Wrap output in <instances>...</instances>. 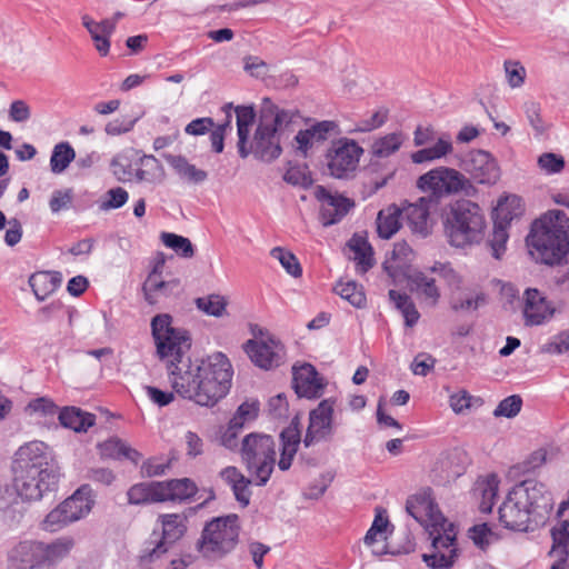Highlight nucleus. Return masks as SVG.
<instances>
[{
    "label": "nucleus",
    "mask_w": 569,
    "mask_h": 569,
    "mask_svg": "<svg viewBox=\"0 0 569 569\" xmlns=\"http://www.w3.org/2000/svg\"><path fill=\"white\" fill-rule=\"evenodd\" d=\"M552 510V498L545 486L525 480L509 490L499 507V520L508 529L532 530L542 523Z\"/></svg>",
    "instance_id": "obj_4"
},
{
    "label": "nucleus",
    "mask_w": 569,
    "mask_h": 569,
    "mask_svg": "<svg viewBox=\"0 0 569 569\" xmlns=\"http://www.w3.org/2000/svg\"><path fill=\"white\" fill-rule=\"evenodd\" d=\"M523 203L522 199L516 194H508L498 200L493 210L495 223L509 226L510 222L522 214Z\"/></svg>",
    "instance_id": "obj_33"
},
{
    "label": "nucleus",
    "mask_w": 569,
    "mask_h": 569,
    "mask_svg": "<svg viewBox=\"0 0 569 569\" xmlns=\"http://www.w3.org/2000/svg\"><path fill=\"white\" fill-rule=\"evenodd\" d=\"M442 226L448 243L458 249L478 246L487 230L482 209L467 199L456 200L443 209Z\"/></svg>",
    "instance_id": "obj_6"
},
{
    "label": "nucleus",
    "mask_w": 569,
    "mask_h": 569,
    "mask_svg": "<svg viewBox=\"0 0 569 569\" xmlns=\"http://www.w3.org/2000/svg\"><path fill=\"white\" fill-rule=\"evenodd\" d=\"M12 470L60 473L51 449L42 441H31L21 446L14 455Z\"/></svg>",
    "instance_id": "obj_12"
},
{
    "label": "nucleus",
    "mask_w": 569,
    "mask_h": 569,
    "mask_svg": "<svg viewBox=\"0 0 569 569\" xmlns=\"http://www.w3.org/2000/svg\"><path fill=\"white\" fill-rule=\"evenodd\" d=\"M62 281L59 272L40 271L29 278V284L39 301L52 295Z\"/></svg>",
    "instance_id": "obj_32"
},
{
    "label": "nucleus",
    "mask_w": 569,
    "mask_h": 569,
    "mask_svg": "<svg viewBox=\"0 0 569 569\" xmlns=\"http://www.w3.org/2000/svg\"><path fill=\"white\" fill-rule=\"evenodd\" d=\"M552 539L553 545L550 550V556L555 558V561L550 569H567L569 536L566 530H553Z\"/></svg>",
    "instance_id": "obj_45"
},
{
    "label": "nucleus",
    "mask_w": 569,
    "mask_h": 569,
    "mask_svg": "<svg viewBox=\"0 0 569 569\" xmlns=\"http://www.w3.org/2000/svg\"><path fill=\"white\" fill-rule=\"evenodd\" d=\"M389 520L378 511L371 527L367 531L363 542L367 547L371 548L373 556H382L388 552L385 541L387 540V529Z\"/></svg>",
    "instance_id": "obj_29"
},
{
    "label": "nucleus",
    "mask_w": 569,
    "mask_h": 569,
    "mask_svg": "<svg viewBox=\"0 0 569 569\" xmlns=\"http://www.w3.org/2000/svg\"><path fill=\"white\" fill-rule=\"evenodd\" d=\"M71 522L78 521L90 513L94 505L93 491L90 486L83 485L74 493L62 501Z\"/></svg>",
    "instance_id": "obj_26"
},
{
    "label": "nucleus",
    "mask_w": 569,
    "mask_h": 569,
    "mask_svg": "<svg viewBox=\"0 0 569 569\" xmlns=\"http://www.w3.org/2000/svg\"><path fill=\"white\" fill-rule=\"evenodd\" d=\"M413 260V251L406 242H397L386 259L383 267L392 279L407 276L408 268Z\"/></svg>",
    "instance_id": "obj_27"
},
{
    "label": "nucleus",
    "mask_w": 569,
    "mask_h": 569,
    "mask_svg": "<svg viewBox=\"0 0 569 569\" xmlns=\"http://www.w3.org/2000/svg\"><path fill=\"white\" fill-rule=\"evenodd\" d=\"M406 140L402 132H391L377 138L371 146V153L378 158H387L397 152Z\"/></svg>",
    "instance_id": "obj_44"
},
{
    "label": "nucleus",
    "mask_w": 569,
    "mask_h": 569,
    "mask_svg": "<svg viewBox=\"0 0 569 569\" xmlns=\"http://www.w3.org/2000/svg\"><path fill=\"white\" fill-rule=\"evenodd\" d=\"M522 400L519 396H509L499 402V405L493 410V416L513 418L520 412Z\"/></svg>",
    "instance_id": "obj_58"
},
{
    "label": "nucleus",
    "mask_w": 569,
    "mask_h": 569,
    "mask_svg": "<svg viewBox=\"0 0 569 569\" xmlns=\"http://www.w3.org/2000/svg\"><path fill=\"white\" fill-rule=\"evenodd\" d=\"M238 129V151L241 158H247L250 153L248 149V139L250 129L254 122L256 113L252 107L239 106L234 109Z\"/></svg>",
    "instance_id": "obj_31"
},
{
    "label": "nucleus",
    "mask_w": 569,
    "mask_h": 569,
    "mask_svg": "<svg viewBox=\"0 0 569 569\" xmlns=\"http://www.w3.org/2000/svg\"><path fill=\"white\" fill-rule=\"evenodd\" d=\"M158 522L161 525L162 537L151 549L146 548L144 557L150 559L167 552L169 545L184 536L188 528V516L184 512L164 513L158 517Z\"/></svg>",
    "instance_id": "obj_16"
},
{
    "label": "nucleus",
    "mask_w": 569,
    "mask_h": 569,
    "mask_svg": "<svg viewBox=\"0 0 569 569\" xmlns=\"http://www.w3.org/2000/svg\"><path fill=\"white\" fill-rule=\"evenodd\" d=\"M432 203L431 198L420 197L416 202L402 206V218L407 221L412 233L422 238L431 233L430 208Z\"/></svg>",
    "instance_id": "obj_19"
},
{
    "label": "nucleus",
    "mask_w": 569,
    "mask_h": 569,
    "mask_svg": "<svg viewBox=\"0 0 569 569\" xmlns=\"http://www.w3.org/2000/svg\"><path fill=\"white\" fill-rule=\"evenodd\" d=\"M129 199V193L121 187L112 188L106 192L103 201L100 203L102 210H112L121 208Z\"/></svg>",
    "instance_id": "obj_60"
},
{
    "label": "nucleus",
    "mask_w": 569,
    "mask_h": 569,
    "mask_svg": "<svg viewBox=\"0 0 569 569\" xmlns=\"http://www.w3.org/2000/svg\"><path fill=\"white\" fill-rule=\"evenodd\" d=\"M281 456L278 462L280 470L286 471L291 467L292 460L300 445V430L293 423L281 432Z\"/></svg>",
    "instance_id": "obj_34"
},
{
    "label": "nucleus",
    "mask_w": 569,
    "mask_h": 569,
    "mask_svg": "<svg viewBox=\"0 0 569 569\" xmlns=\"http://www.w3.org/2000/svg\"><path fill=\"white\" fill-rule=\"evenodd\" d=\"M498 491L499 479L496 475H488L477 479L471 495L481 512L487 513L492 510Z\"/></svg>",
    "instance_id": "obj_25"
},
{
    "label": "nucleus",
    "mask_w": 569,
    "mask_h": 569,
    "mask_svg": "<svg viewBox=\"0 0 569 569\" xmlns=\"http://www.w3.org/2000/svg\"><path fill=\"white\" fill-rule=\"evenodd\" d=\"M259 415V402L256 400H248L241 403L233 417L230 419V422L233 423V427H237L239 430H242L247 423L252 422L257 419Z\"/></svg>",
    "instance_id": "obj_53"
},
{
    "label": "nucleus",
    "mask_w": 569,
    "mask_h": 569,
    "mask_svg": "<svg viewBox=\"0 0 569 569\" xmlns=\"http://www.w3.org/2000/svg\"><path fill=\"white\" fill-rule=\"evenodd\" d=\"M243 349L250 360L259 368L270 370L279 367L284 361L286 350L282 342L259 329L254 338L243 345Z\"/></svg>",
    "instance_id": "obj_10"
},
{
    "label": "nucleus",
    "mask_w": 569,
    "mask_h": 569,
    "mask_svg": "<svg viewBox=\"0 0 569 569\" xmlns=\"http://www.w3.org/2000/svg\"><path fill=\"white\" fill-rule=\"evenodd\" d=\"M505 71L507 81L511 88H519L523 84L526 78V69L519 62H505Z\"/></svg>",
    "instance_id": "obj_63"
},
{
    "label": "nucleus",
    "mask_w": 569,
    "mask_h": 569,
    "mask_svg": "<svg viewBox=\"0 0 569 569\" xmlns=\"http://www.w3.org/2000/svg\"><path fill=\"white\" fill-rule=\"evenodd\" d=\"M14 478V489L24 500L37 501L43 495L51 491L60 477V473H50L46 471H26L12 470Z\"/></svg>",
    "instance_id": "obj_13"
},
{
    "label": "nucleus",
    "mask_w": 569,
    "mask_h": 569,
    "mask_svg": "<svg viewBox=\"0 0 569 569\" xmlns=\"http://www.w3.org/2000/svg\"><path fill=\"white\" fill-rule=\"evenodd\" d=\"M362 154L363 149L353 140L342 138L332 141L326 153L329 173L338 179L349 177L356 171Z\"/></svg>",
    "instance_id": "obj_11"
},
{
    "label": "nucleus",
    "mask_w": 569,
    "mask_h": 569,
    "mask_svg": "<svg viewBox=\"0 0 569 569\" xmlns=\"http://www.w3.org/2000/svg\"><path fill=\"white\" fill-rule=\"evenodd\" d=\"M335 400L325 399L309 413V425L303 438L306 447L329 440L335 433Z\"/></svg>",
    "instance_id": "obj_14"
},
{
    "label": "nucleus",
    "mask_w": 569,
    "mask_h": 569,
    "mask_svg": "<svg viewBox=\"0 0 569 569\" xmlns=\"http://www.w3.org/2000/svg\"><path fill=\"white\" fill-rule=\"evenodd\" d=\"M270 256L278 260L286 272L295 278H299L302 274V268L298 258L289 250L282 247L272 248Z\"/></svg>",
    "instance_id": "obj_49"
},
{
    "label": "nucleus",
    "mask_w": 569,
    "mask_h": 569,
    "mask_svg": "<svg viewBox=\"0 0 569 569\" xmlns=\"http://www.w3.org/2000/svg\"><path fill=\"white\" fill-rule=\"evenodd\" d=\"M76 151L69 142H60L53 147L50 168L53 173L63 172L74 160Z\"/></svg>",
    "instance_id": "obj_47"
},
{
    "label": "nucleus",
    "mask_w": 569,
    "mask_h": 569,
    "mask_svg": "<svg viewBox=\"0 0 569 569\" xmlns=\"http://www.w3.org/2000/svg\"><path fill=\"white\" fill-rule=\"evenodd\" d=\"M469 538L482 550L497 540L496 533L487 523H479L471 527L469 529Z\"/></svg>",
    "instance_id": "obj_55"
},
{
    "label": "nucleus",
    "mask_w": 569,
    "mask_h": 569,
    "mask_svg": "<svg viewBox=\"0 0 569 569\" xmlns=\"http://www.w3.org/2000/svg\"><path fill=\"white\" fill-rule=\"evenodd\" d=\"M82 26L89 32L96 50L100 56L106 57L110 51V37L113 34L117 26V19H104L94 21L90 16L81 17Z\"/></svg>",
    "instance_id": "obj_21"
},
{
    "label": "nucleus",
    "mask_w": 569,
    "mask_h": 569,
    "mask_svg": "<svg viewBox=\"0 0 569 569\" xmlns=\"http://www.w3.org/2000/svg\"><path fill=\"white\" fill-rule=\"evenodd\" d=\"M180 287L178 279L163 280L158 269L154 268L143 283L144 299L149 305H157L162 299L174 295Z\"/></svg>",
    "instance_id": "obj_23"
},
{
    "label": "nucleus",
    "mask_w": 569,
    "mask_h": 569,
    "mask_svg": "<svg viewBox=\"0 0 569 569\" xmlns=\"http://www.w3.org/2000/svg\"><path fill=\"white\" fill-rule=\"evenodd\" d=\"M73 192L71 189L54 190L49 200V207L52 213H59L62 210L71 208Z\"/></svg>",
    "instance_id": "obj_61"
},
{
    "label": "nucleus",
    "mask_w": 569,
    "mask_h": 569,
    "mask_svg": "<svg viewBox=\"0 0 569 569\" xmlns=\"http://www.w3.org/2000/svg\"><path fill=\"white\" fill-rule=\"evenodd\" d=\"M239 533L240 523L237 515L217 517L204 525L196 548L202 558L217 561L236 549Z\"/></svg>",
    "instance_id": "obj_7"
},
{
    "label": "nucleus",
    "mask_w": 569,
    "mask_h": 569,
    "mask_svg": "<svg viewBox=\"0 0 569 569\" xmlns=\"http://www.w3.org/2000/svg\"><path fill=\"white\" fill-rule=\"evenodd\" d=\"M291 121L288 111L266 103L261 110L260 122L256 130L253 142L248 148L250 152L263 161L277 159L281 153L279 132Z\"/></svg>",
    "instance_id": "obj_8"
},
{
    "label": "nucleus",
    "mask_w": 569,
    "mask_h": 569,
    "mask_svg": "<svg viewBox=\"0 0 569 569\" xmlns=\"http://www.w3.org/2000/svg\"><path fill=\"white\" fill-rule=\"evenodd\" d=\"M161 241L166 247L172 249L177 254L183 258H192L194 254V248L191 241L186 237L171 232H162Z\"/></svg>",
    "instance_id": "obj_52"
},
{
    "label": "nucleus",
    "mask_w": 569,
    "mask_h": 569,
    "mask_svg": "<svg viewBox=\"0 0 569 569\" xmlns=\"http://www.w3.org/2000/svg\"><path fill=\"white\" fill-rule=\"evenodd\" d=\"M349 249L353 252V261L360 273L367 272L373 266V253L369 242L361 236H353L348 242Z\"/></svg>",
    "instance_id": "obj_40"
},
{
    "label": "nucleus",
    "mask_w": 569,
    "mask_h": 569,
    "mask_svg": "<svg viewBox=\"0 0 569 569\" xmlns=\"http://www.w3.org/2000/svg\"><path fill=\"white\" fill-rule=\"evenodd\" d=\"M388 119V110L379 108L373 111L369 117L361 119L356 127V131L369 132L380 128Z\"/></svg>",
    "instance_id": "obj_59"
},
{
    "label": "nucleus",
    "mask_w": 569,
    "mask_h": 569,
    "mask_svg": "<svg viewBox=\"0 0 569 569\" xmlns=\"http://www.w3.org/2000/svg\"><path fill=\"white\" fill-rule=\"evenodd\" d=\"M276 442L272 437L263 433L247 435L241 445V459L250 476L247 478L233 467H226L220 471V477L232 489L237 501L247 507L250 502V483L264 486L276 466Z\"/></svg>",
    "instance_id": "obj_2"
},
{
    "label": "nucleus",
    "mask_w": 569,
    "mask_h": 569,
    "mask_svg": "<svg viewBox=\"0 0 569 569\" xmlns=\"http://www.w3.org/2000/svg\"><path fill=\"white\" fill-rule=\"evenodd\" d=\"M538 164L541 170H543L546 173L551 174L558 173L563 169L565 160L559 154L546 152L538 158Z\"/></svg>",
    "instance_id": "obj_64"
},
{
    "label": "nucleus",
    "mask_w": 569,
    "mask_h": 569,
    "mask_svg": "<svg viewBox=\"0 0 569 569\" xmlns=\"http://www.w3.org/2000/svg\"><path fill=\"white\" fill-rule=\"evenodd\" d=\"M486 301L485 295L478 290L463 286L458 291L450 293V307L455 311H475Z\"/></svg>",
    "instance_id": "obj_35"
},
{
    "label": "nucleus",
    "mask_w": 569,
    "mask_h": 569,
    "mask_svg": "<svg viewBox=\"0 0 569 569\" xmlns=\"http://www.w3.org/2000/svg\"><path fill=\"white\" fill-rule=\"evenodd\" d=\"M14 569H43L42 542L22 541L9 555Z\"/></svg>",
    "instance_id": "obj_20"
},
{
    "label": "nucleus",
    "mask_w": 569,
    "mask_h": 569,
    "mask_svg": "<svg viewBox=\"0 0 569 569\" xmlns=\"http://www.w3.org/2000/svg\"><path fill=\"white\" fill-rule=\"evenodd\" d=\"M293 385L296 392L306 398L320 396L325 387L322 378L319 377L317 370L310 363L293 368Z\"/></svg>",
    "instance_id": "obj_22"
},
{
    "label": "nucleus",
    "mask_w": 569,
    "mask_h": 569,
    "mask_svg": "<svg viewBox=\"0 0 569 569\" xmlns=\"http://www.w3.org/2000/svg\"><path fill=\"white\" fill-rule=\"evenodd\" d=\"M542 353L563 355L569 352V332L561 331L540 348Z\"/></svg>",
    "instance_id": "obj_57"
},
{
    "label": "nucleus",
    "mask_w": 569,
    "mask_h": 569,
    "mask_svg": "<svg viewBox=\"0 0 569 569\" xmlns=\"http://www.w3.org/2000/svg\"><path fill=\"white\" fill-rule=\"evenodd\" d=\"M531 256L546 264H559L569 256V217L549 210L537 219L527 238Z\"/></svg>",
    "instance_id": "obj_5"
},
{
    "label": "nucleus",
    "mask_w": 569,
    "mask_h": 569,
    "mask_svg": "<svg viewBox=\"0 0 569 569\" xmlns=\"http://www.w3.org/2000/svg\"><path fill=\"white\" fill-rule=\"evenodd\" d=\"M430 270L437 273L447 283L450 293L466 286L462 277L449 263L436 262Z\"/></svg>",
    "instance_id": "obj_54"
},
{
    "label": "nucleus",
    "mask_w": 569,
    "mask_h": 569,
    "mask_svg": "<svg viewBox=\"0 0 569 569\" xmlns=\"http://www.w3.org/2000/svg\"><path fill=\"white\" fill-rule=\"evenodd\" d=\"M389 298L395 303L396 308L401 311L407 327H412L418 322L420 313L409 296L396 290H390Z\"/></svg>",
    "instance_id": "obj_46"
},
{
    "label": "nucleus",
    "mask_w": 569,
    "mask_h": 569,
    "mask_svg": "<svg viewBox=\"0 0 569 569\" xmlns=\"http://www.w3.org/2000/svg\"><path fill=\"white\" fill-rule=\"evenodd\" d=\"M416 187L421 192L427 193L432 202H438L451 194L468 193L471 183L460 171L441 166L421 174L417 179Z\"/></svg>",
    "instance_id": "obj_9"
},
{
    "label": "nucleus",
    "mask_w": 569,
    "mask_h": 569,
    "mask_svg": "<svg viewBox=\"0 0 569 569\" xmlns=\"http://www.w3.org/2000/svg\"><path fill=\"white\" fill-rule=\"evenodd\" d=\"M508 226L493 222V232L490 239V246L492 248L493 256L498 259L505 251L506 242L509 238Z\"/></svg>",
    "instance_id": "obj_62"
},
{
    "label": "nucleus",
    "mask_w": 569,
    "mask_h": 569,
    "mask_svg": "<svg viewBox=\"0 0 569 569\" xmlns=\"http://www.w3.org/2000/svg\"><path fill=\"white\" fill-rule=\"evenodd\" d=\"M481 402L480 398L473 397L465 389L449 396V406L456 415H466L472 407L480 406Z\"/></svg>",
    "instance_id": "obj_51"
},
{
    "label": "nucleus",
    "mask_w": 569,
    "mask_h": 569,
    "mask_svg": "<svg viewBox=\"0 0 569 569\" xmlns=\"http://www.w3.org/2000/svg\"><path fill=\"white\" fill-rule=\"evenodd\" d=\"M335 292L351 306L362 309L367 305V298L362 286L353 280H341L335 286Z\"/></svg>",
    "instance_id": "obj_43"
},
{
    "label": "nucleus",
    "mask_w": 569,
    "mask_h": 569,
    "mask_svg": "<svg viewBox=\"0 0 569 569\" xmlns=\"http://www.w3.org/2000/svg\"><path fill=\"white\" fill-rule=\"evenodd\" d=\"M71 523V520L63 508L62 502L51 510L44 518L42 526L44 530L57 531Z\"/></svg>",
    "instance_id": "obj_56"
},
{
    "label": "nucleus",
    "mask_w": 569,
    "mask_h": 569,
    "mask_svg": "<svg viewBox=\"0 0 569 569\" xmlns=\"http://www.w3.org/2000/svg\"><path fill=\"white\" fill-rule=\"evenodd\" d=\"M521 302L523 323L527 327L542 326L549 322L556 313L553 302L536 288H527Z\"/></svg>",
    "instance_id": "obj_15"
},
{
    "label": "nucleus",
    "mask_w": 569,
    "mask_h": 569,
    "mask_svg": "<svg viewBox=\"0 0 569 569\" xmlns=\"http://www.w3.org/2000/svg\"><path fill=\"white\" fill-rule=\"evenodd\" d=\"M418 292L428 301L429 305L436 306L440 298V291L435 283V279L427 277L422 272H417L412 277Z\"/></svg>",
    "instance_id": "obj_50"
},
{
    "label": "nucleus",
    "mask_w": 569,
    "mask_h": 569,
    "mask_svg": "<svg viewBox=\"0 0 569 569\" xmlns=\"http://www.w3.org/2000/svg\"><path fill=\"white\" fill-rule=\"evenodd\" d=\"M452 152V142L449 136L439 137L432 147L420 149L411 153L413 163L431 162Z\"/></svg>",
    "instance_id": "obj_39"
},
{
    "label": "nucleus",
    "mask_w": 569,
    "mask_h": 569,
    "mask_svg": "<svg viewBox=\"0 0 569 569\" xmlns=\"http://www.w3.org/2000/svg\"><path fill=\"white\" fill-rule=\"evenodd\" d=\"M406 510L431 538L430 551L422 555L426 565L431 569L450 568L457 557L455 526L445 519L428 495L410 497Z\"/></svg>",
    "instance_id": "obj_3"
},
{
    "label": "nucleus",
    "mask_w": 569,
    "mask_h": 569,
    "mask_svg": "<svg viewBox=\"0 0 569 569\" xmlns=\"http://www.w3.org/2000/svg\"><path fill=\"white\" fill-rule=\"evenodd\" d=\"M172 321L168 313L151 319L156 355L166 366L171 387L180 397L199 406L212 407L230 390L232 366L221 352L191 362L188 357L191 338Z\"/></svg>",
    "instance_id": "obj_1"
},
{
    "label": "nucleus",
    "mask_w": 569,
    "mask_h": 569,
    "mask_svg": "<svg viewBox=\"0 0 569 569\" xmlns=\"http://www.w3.org/2000/svg\"><path fill=\"white\" fill-rule=\"evenodd\" d=\"M99 453L102 458L121 460L127 459L133 463H138L141 455L131 448L126 441L118 437H111L98 445Z\"/></svg>",
    "instance_id": "obj_30"
},
{
    "label": "nucleus",
    "mask_w": 569,
    "mask_h": 569,
    "mask_svg": "<svg viewBox=\"0 0 569 569\" xmlns=\"http://www.w3.org/2000/svg\"><path fill=\"white\" fill-rule=\"evenodd\" d=\"M336 128L337 124L333 121H321L306 130H300L295 137L297 150L306 157L316 144L327 140Z\"/></svg>",
    "instance_id": "obj_24"
},
{
    "label": "nucleus",
    "mask_w": 569,
    "mask_h": 569,
    "mask_svg": "<svg viewBox=\"0 0 569 569\" xmlns=\"http://www.w3.org/2000/svg\"><path fill=\"white\" fill-rule=\"evenodd\" d=\"M60 423L76 432H86L96 422L92 413L76 407H67L59 413Z\"/></svg>",
    "instance_id": "obj_36"
},
{
    "label": "nucleus",
    "mask_w": 569,
    "mask_h": 569,
    "mask_svg": "<svg viewBox=\"0 0 569 569\" xmlns=\"http://www.w3.org/2000/svg\"><path fill=\"white\" fill-rule=\"evenodd\" d=\"M131 505L160 503V481L140 482L130 487L127 492Z\"/></svg>",
    "instance_id": "obj_37"
},
{
    "label": "nucleus",
    "mask_w": 569,
    "mask_h": 569,
    "mask_svg": "<svg viewBox=\"0 0 569 569\" xmlns=\"http://www.w3.org/2000/svg\"><path fill=\"white\" fill-rule=\"evenodd\" d=\"M196 306L208 316L221 318L227 315L228 300L220 295H209L197 298Z\"/></svg>",
    "instance_id": "obj_48"
},
{
    "label": "nucleus",
    "mask_w": 569,
    "mask_h": 569,
    "mask_svg": "<svg viewBox=\"0 0 569 569\" xmlns=\"http://www.w3.org/2000/svg\"><path fill=\"white\" fill-rule=\"evenodd\" d=\"M161 502L184 501L193 497L197 491V485L189 478L171 479L160 481Z\"/></svg>",
    "instance_id": "obj_28"
},
{
    "label": "nucleus",
    "mask_w": 569,
    "mask_h": 569,
    "mask_svg": "<svg viewBox=\"0 0 569 569\" xmlns=\"http://www.w3.org/2000/svg\"><path fill=\"white\" fill-rule=\"evenodd\" d=\"M167 162L174 169V171L184 180L192 183L203 182L208 173L204 170L198 169L196 166L188 162L181 156H167Z\"/></svg>",
    "instance_id": "obj_42"
},
{
    "label": "nucleus",
    "mask_w": 569,
    "mask_h": 569,
    "mask_svg": "<svg viewBox=\"0 0 569 569\" xmlns=\"http://www.w3.org/2000/svg\"><path fill=\"white\" fill-rule=\"evenodd\" d=\"M74 546L70 537H62L49 545L42 543L43 569H49L66 558Z\"/></svg>",
    "instance_id": "obj_38"
},
{
    "label": "nucleus",
    "mask_w": 569,
    "mask_h": 569,
    "mask_svg": "<svg viewBox=\"0 0 569 569\" xmlns=\"http://www.w3.org/2000/svg\"><path fill=\"white\" fill-rule=\"evenodd\" d=\"M315 197L320 202V217L323 226H331L339 222L353 207V202L338 193L317 186Z\"/></svg>",
    "instance_id": "obj_17"
},
{
    "label": "nucleus",
    "mask_w": 569,
    "mask_h": 569,
    "mask_svg": "<svg viewBox=\"0 0 569 569\" xmlns=\"http://www.w3.org/2000/svg\"><path fill=\"white\" fill-rule=\"evenodd\" d=\"M465 170L471 179L480 184H495L500 178L497 161L487 151H471L463 162Z\"/></svg>",
    "instance_id": "obj_18"
},
{
    "label": "nucleus",
    "mask_w": 569,
    "mask_h": 569,
    "mask_svg": "<svg viewBox=\"0 0 569 569\" xmlns=\"http://www.w3.org/2000/svg\"><path fill=\"white\" fill-rule=\"evenodd\" d=\"M401 209L397 206H389L381 210L377 217V231L383 239H390L401 227Z\"/></svg>",
    "instance_id": "obj_41"
}]
</instances>
